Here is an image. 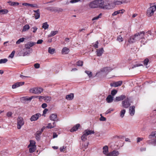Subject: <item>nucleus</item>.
Here are the masks:
<instances>
[{
	"label": "nucleus",
	"mask_w": 156,
	"mask_h": 156,
	"mask_svg": "<svg viewBox=\"0 0 156 156\" xmlns=\"http://www.w3.org/2000/svg\"><path fill=\"white\" fill-rule=\"evenodd\" d=\"M98 41H97L95 42V43L93 45V46L95 48H98Z\"/></svg>",
	"instance_id": "603ef678"
},
{
	"label": "nucleus",
	"mask_w": 156,
	"mask_h": 156,
	"mask_svg": "<svg viewBox=\"0 0 156 156\" xmlns=\"http://www.w3.org/2000/svg\"><path fill=\"white\" fill-rule=\"evenodd\" d=\"M117 12H118V14L119 13L122 14L125 12V10L123 9H122L118 10Z\"/></svg>",
	"instance_id": "3c124183"
},
{
	"label": "nucleus",
	"mask_w": 156,
	"mask_h": 156,
	"mask_svg": "<svg viewBox=\"0 0 156 156\" xmlns=\"http://www.w3.org/2000/svg\"><path fill=\"white\" fill-rule=\"evenodd\" d=\"M34 12H35L34 14V18L35 19H37L40 17V13L39 9L37 10H34Z\"/></svg>",
	"instance_id": "f8f14e48"
},
{
	"label": "nucleus",
	"mask_w": 156,
	"mask_h": 156,
	"mask_svg": "<svg viewBox=\"0 0 156 156\" xmlns=\"http://www.w3.org/2000/svg\"><path fill=\"white\" fill-rule=\"evenodd\" d=\"M55 50L54 48H51L49 47L48 48V52L51 54H53L55 52Z\"/></svg>",
	"instance_id": "2f4dec72"
},
{
	"label": "nucleus",
	"mask_w": 156,
	"mask_h": 156,
	"mask_svg": "<svg viewBox=\"0 0 156 156\" xmlns=\"http://www.w3.org/2000/svg\"><path fill=\"white\" fill-rule=\"evenodd\" d=\"M8 10L7 9H1L0 10V13L2 14H6L8 12Z\"/></svg>",
	"instance_id": "e433bc0d"
},
{
	"label": "nucleus",
	"mask_w": 156,
	"mask_h": 156,
	"mask_svg": "<svg viewBox=\"0 0 156 156\" xmlns=\"http://www.w3.org/2000/svg\"><path fill=\"white\" fill-rule=\"evenodd\" d=\"M83 62L79 60L76 62V65L79 66H82L83 65Z\"/></svg>",
	"instance_id": "ea45409f"
},
{
	"label": "nucleus",
	"mask_w": 156,
	"mask_h": 156,
	"mask_svg": "<svg viewBox=\"0 0 156 156\" xmlns=\"http://www.w3.org/2000/svg\"><path fill=\"white\" fill-rule=\"evenodd\" d=\"M117 93V90H115L114 89L111 91V94L112 96H114Z\"/></svg>",
	"instance_id": "79ce46f5"
},
{
	"label": "nucleus",
	"mask_w": 156,
	"mask_h": 156,
	"mask_svg": "<svg viewBox=\"0 0 156 156\" xmlns=\"http://www.w3.org/2000/svg\"><path fill=\"white\" fill-rule=\"evenodd\" d=\"M24 124L23 119L21 117H19L17 119V127L18 129H20Z\"/></svg>",
	"instance_id": "423d86ee"
},
{
	"label": "nucleus",
	"mask_w": 156,
	"mask_h": 156,
	"mask_svg": "<svg viewBox=\"0 0 156 156\" xmlns=\"http://www.w3.org/2000/svg\"><path fill=\"white\" fill-rule=\"evenodd\" d=\"M129 42V43H133L137 41V40L136 39V37L135 35L131 36L130 38L128 40Z\"/></svg>",
	"instance_id": "dca6fc26"
},
{
	"label": "nucleus",
	"mask_w": 156,
	"mask_h": 156,
	"mask_svg": "<svg viewBox=\"0 0 156 156\" xmlns=\"http://www.w3.org/2000/svg\"><path fill=\"white\" fill-rule=\"evenodd\" d=\"M29 149V151L30 153H32L34 152L36 150V147H31Z\"/></svg>",
	"instance_id": "4c0bfd02"
},
{
	"label": "nucleus",
	"mask_w": 156,
	"mask_h": 156,
	"mask_svg": "<svg viewBox=\"0 0 156 156\" xmlns=\"http://www.w3.org/2000/svg\"><path fill=\"white\" fill-rule=\"evenodd\" d=\"M101 16H102V14L101 13L98 16L94 17L92 19V20H97L99 18L101 17Z\"/></svg>",
	"instance_id": "58836bf2"
},
{
	"label": "nucleus",
	"mask_w": 156,
	"mask_h": 156,
	"mask_svg": "<svg viewBox=\"0 0 156 156\" xmlns=\"http://www.w3.org/2000/svg\"><path fill=\"white\" fill-rule=\"evenodd\" d=\"M58 33V30L52 31H51L50 34L48 35V37H53Z\"/></svg>",
	"instance_id": "b1692460"
},
{
	"label": "nucleus",
	"mask_w": 156,
	"mask_h": 156,
	"mask_svg": "<svg viewBox=\"0 0 156 156\" xmlns=\"http://www.w3.org/2000/svg\"><path fill=\"white\" fill-rule=\"evenodd\" d=\"M113 97L111 95H109L106 98V100L107 102L110 103L113 101Z\"/></svg>",
	"instance_id": "6ab92c4d"
},
{
	"label": "nucleus",
	"mask_w": 156,
	"mask_h": 156,
	"mask_svg": "<svg viewBox=\"0 0 156 156\" xmlns=\"http://www.w3.org/2000/svg\"><path fill=\"white\" fill-rule=\"evenodd\" d=\"M69 51V50L67 47H64L63 48L62 50V54H68Z\"/></svg>",
	"instance_id": "5701e85b"
},
{
	"label": "nucleus",
	"mask_w": 156,
	"mask_h": 156,
	"mask_svg": "<svg viewBox=\"0 0 156 156\" xmlns=\"http://www.w3.org/2000/svg\"><path fill=\"white\" fill-rule=\"evenodd\" d=\"M113 111V110L112 109H109L108 110H107L105 114H108L109 113H110L111 112Z\"/></svg>",
	"instance_id": "5fc2aeb1"
},
{
	"label": "nucleus",
	"mask_w": 156,
	"mask_h": 156,
	"mask_svg": "<svg viewBox=\"0 0 156 156\" xmlns=\"http://www.w3.org/2000/svg\"><path fill=\"white\" fill-rule=\"evenodd\" d=\"M35 43L34 42H29L27 43L25 45V48L27 49H30V48L34 46Z\"/></svg>",
	"instance_id": "4468645a"
},
{
	"label": "nucleus",
	"mask_w": 156,
	"mask_h": 156,
	"mask_svg": "<svg viewBox=\"0 0 156 156\" xmlns=\"http://www.w3.org/2000/svg\"><path fill=\"white\" fill-rule=\"evenodd\" d=\"M85 72L88 75L89 77L92 76V74L91 72L87 70L85 71Z\"/></svg>",
	"instance_id": "37998d69"
},
{
	"label": "nucleus",
	"mask_w": 156,
	"mask_h": 156,
	"mask_svg": "<svg viewBox=\"0 0 156 156\" xmlns=\"http://www.w3.org/2000/svg\"><path fill=\"white\" fill-rule=\"evenodd\" d=\"M80 126V124H76L75 126H73L70 130L71 132H74L76 131L78 129V128Z\"/></svg>",
	"instance_id": "aec40b11"
},
{
	"label": "nucleus",
	"mask_w": 156,
	"mask_h": 156,
	"mask_svg": "<svg viewBox=\"0 0 156 156\" xmlns=\"http://www.w3.org/2000/svg\"><path fill=\"white\" fill-rule=\"evenodd\" d=\"M111 71L110 68L109 67H105L101 69V71L108 73Z\"/></svg>",
	"instance_id": "a878e982"
},
{
	"label": "nucleus",
	"mask_w": 156,
	"mask_h": 156,
	"mask_svg": "<svg viewBox=\"0 0 156 156\" xmlns=\"http://www.w3.org/2000/svg\"><path fill=\"white\" fill-rule=\"evenodd\" d=\"M104 51L103 48H101L100 49H97L96 52H97V55L98 56H100L101 55Z\"/></svg>",
	"instance_id": "4be33fe9"
},
{
	"label": "nucleus",
	"mask_w": 156,
	"mask_h": 156,
	"mask_svg": "<svg viewBox=\"0 0 156 156\" xmlns=\"http://www.w3.org/2000/svg\"><path fill=\"white\" fill-rule=\"evenodd\" d=\"M114 3L115 5H121L122 3V2L120 1L115 0L114 1Z\"/></svg>",
	"instance_id": "a18cd8bd"
},
{
	"label": "nucleus",
	"mask_w": 156,
	"mask_h": 156,
	"mask_svg": "<svg viewBox=\"0 0 156 156\" xmlns=\"http://www.w3.org/2000/svg\"><path fill=\"white\" fill-rule=\"evenodd\" d=\"M34 67L35 68L38 69L40 67V64L38 63H36L34 65Z\"/></svg>",
	"instance_id": "052dcab7"
},
{
	"label": "nucleus",
	"mask_w": 156,
	"mask_h": 156,
	"mask_svg": "<svg viewBox=\"0 0 156 156\" xmlns=\"http://www.w3.org/2000/svg\"><path fill=\"white\" fill-rule=\"evenodd\" d=\"M135 112V106H132L129 107V113L131 116H133L134 115Z\"/></svg>",
	"instance_id": "9d476101"
},
{
	"label": "nucleus",
	"mask_w": 156,
	"mask_h": 156,
	"mask_svg": "<svg viewBox=\"0 0 156 156\" xmlns=\"http://www.w3.org/2000/svg\"><path fill=\"white\" fill-rule=\"evenodd\" d=\"M41 116V115L39 113H37L32 115L30 118L31 121H35L37 120L39 117Z\"/></svg>",
	"instance_id": "0eeeda50"
},
{
	"label": "nucleus",
	"mask_w": 156,
	"mask_h": 156,
	"mask_svg": "<svg viewBox=\"0 0 156 156\" xmlns=\"http://www.w3.org/2000/svg\"><path fill=\"white\" fill-rule=\"evenodd\" d=\"M43 91V89L41 87H34L30 90V92L36 94L41 93Z\"/></svg>",
	"instance_id": "20e7f679"
},
{
	"label": "nucleus",
	"mask_w": 156,
	"mask_h": 156,
	"mask_svg": "<svg viewBox=\"0 0 156 156\" xmlns=\"http://www.w3.org/2000/svg\"><path fill=\"white\" fill-rule=\"evenodd\" d=\"M44 96H38V98L39 99L40 101H41V99H44Z\"/></svg>",
	"instance_id": "774afa93"
},
{
	"label": "nucleus",
	"mask_w": 156,
	"mask_h": 156,
	"mask_svg": "<svg viewBox=\"0 0 156 156\" xmlns=\"http://www.w3.org/2000/svg\"><path fill=\"white\" fill-rule=\"evenodd\" d=\"M122 83V81H119L116 82H115L113 83H110V86L111 87H117L121 86Z\"/></svg>",
	"instance_id": "1a4fd4ad"
},
{
	"label": "nucleus",
	"mask_w": 156,
	"mask_h": 156,
	"mask_svg": "<svg viewBox=\"0 0 156 156\" xmlns=\"http://www.w3.org/2000/svg\"><path fill=\"white\" fill-rule=\"evenodd\" d=\"M51 97L50 96H45L44 100L47 102H49L51 100Z\"/></svg>",
	"instance_id": "c85d7f7f"
},
{
	"label": "nucleus",
	"mask_w": 156,
	"mask_h": 156,
	"mask_svg": "<svg viewBox=\"0 0 156 156\" xmlns=\"http://www.w3.org/2000/svg\"><path fill=\"white\" fill-rule=\"evenodd\" d=\"M49 118L51 120L54 121H58V120L57 119V115L55 114H51L49 117Z\"/></svg>",
	"instance_id": "ddd939ff"
},
{
	"label": "nucleus",
	"mask_w": 156,
	"mask_h": 156,
	"mask_svg": "<svg viewBox=\"0 0 156 156\" xmlns=\"http://www.w3.org/2000/svg\"><path fill=\"white\" fill-rule=\"evenodd\" d=\"M90 8L93 9L100 8L104 9H109L111 6L109 4L105 5L103 0H94L88 4Z\"/></svg>",
	"instance_id": "f257e3e1"
},
{
	"label": "nucleus",
	"mask_w": 156,
	"mask_h": 156,
	"mask_svg": "<svg viewBox=\"0 0 156 156\" xmlns=\"http://www.w3.org/2000/svg\"><path fill=\"white\" fill-rule=\"evenodd\" d=\"M65 150V148L64 147H61L60 148V151L61 152L64 151Z\"/></svg>",
	"instance_id": "69168bd1"
},
{
	"label": "nucleus",
	"mask_w": 156,
	"mask_h": 156,
	"mask_svg": "<svg viewBox=\"0 0 156 156\" xmlns=\"http://www.w3.org/2000/svg\"><path fill=\"white\" fill-rule=\"evenodd\" d=\"M25 38L22 37L19 39L16 42V44H19L20 43L23 42Z\"/></svg>",
	"instance_id": "c9c22d12"
},
{
	"label": "nucleus",
	"mask_w": 156,
	"mask_h": 156,
	"mask_svg": "<svg viewBox=\"0 0 156 156\" xmlns=\"http://www.w3.org/2000/svg\"><path fill=\"white\" fill-rule=\"evenodd\" d=\"M149 62V60L148 58L145 59L144 61V64L145 66L147 65L148 62Z\"/></svg>",
	"instance_id": "49530a36"
},
{
	"label": "nucleus",
	"mask_w": 156,
	"mask_h": 156,
	"mask_svg": "<svg viewBox=\"0 0 156 156\" xmlns=\"http://www.w3.org/2000/svg\"><path fill=\"white\" fill-rule=\"evenodd\" d=\"M117 40L119 42H122L123 41V38L121 35L118 37Z\"/></svg>",
	"instance_id": "de8ad7c7"
},
{
	"label": "nucleus",
	"mask_w": 156,
	"mask_h": 156,
	"mask_svg": "<svg viewBox=\"0 0 156 156\" xmlns=\"http://www.w3.org/2000/svg\"><path fill=\"white\" fill-rule=\"evenodd\" d=\"M74 98V94L73 93H70L69 95L66 96V99L68 100H71L73 99Z\"/></svg>",
	"instance_id": "412c9836"
},
{
	"label": "nucleus",
	"mask_w": 156,
	"mask_h": 156,
	"mask_svg": "<svg viewBox=\"0 0 156 156\" xmlns=\"http://www.w3.org/2000/svg\"><path fill=\"white\" fill-rule=\"evenodd\" d=\"M8 61V60L6 58L2 59L0 60V63H6Z\"/></svg>",
	"instance_id": "a19ab883"
},
{
	"label": "nucleus",
	"mask_w": 156,
	"mask_h": 156,
	"mask_svg": "<svg viewBox=\"0 0 156 156\" xmlns=\"http://www.w3.org/2000/svg\"><path fill=\"white\" fill-rule=\"evenodd\" d=\"M24 84V82H18L14 84L12 86V89H15L20 86L23 85Z\"/></svg>",
	"instance_id": "6e6552de"
},
{
	"label": "nucleus",
	"mask_w": 156,
	"mask_h": 156,
	"mask_svg": "<svg viewBox=\"0 0 156 156\" xmlns=\"http://www.w3.org/2000/svg\"><path fill=\"white\" fill-rule=\"evenodd\" d=\"M47 106V104L46 103H43L41 105L42 107L43 108H45Z\"/></svg>",
	"instance_id": "0e129e2a"
},
{
	"label": "nucleus",
	"mask_w": 156,
	"mask_h": 156,
	"mask_svg": "<svg viewBox=\"0 0 156 156\" xmlns=\"http://www.w3.org/2000/svg\"><path fill=\"white\" fill-rule=\"evenodd\" d=\"M119 154L118 151L114 150L111 152H110L107 154V156H117Z\"/></svg>",
	"instance_id": "9b49d317"
},
{
	"label": "nucleus",
	"mask_w": 156,
	"mask_h": 156,
	"mask_svg": "<svg viewBox=\"0 0 156 156\" xmlns=\"http://www.w3.org/2000/svg\"><path fill=\"white\" fill-rule=\"evenodd\" d=\"M8 3L10 5L13 6L18 5L19 4V3L18 2L12 1H9L8 2Z\"/></svg>",
	"instance_id": "bb28decb"
},
{
	"label": "nucleus",
	"mask_w": 156,
	"mask_h": 156,
	"mask_svg": "<svg viewBox=\"0 0 156 156\" xmlns=\"http://www.w3.org/2000/svg\"><path fill=\"white\" fill-rule=\"evenodd\" d=\"M83 132L84 134H85L87 136L94 133V130H89L88 129L85 130Z\"/></svg>",
	"instance_id": "a211bd4d"
},
{
	"label": "nucleus",
	"mask_w": 156,
	"mask_h": 156,
	"mask_svg": "<svg viewBox=\"0 0 156 156\" xmlns=\"http://www.w3.org/2000/svg\"><path fill=\"white\" fill-rule=\"evenodd\" d=\"M144 139L143 138H140V137H137V143H138L140 141Z\"/></svg>",
	"instance_id": "bf43d9fd"
},
{
	"label": "nucleus",
	"mask_w": 156,
	"mask_h": 156,
	"mask_svg": "<svg viewBox=\"0 0 156 156\" xmlns=\"http://www.w3.org/2000/svg\"><path fill=\"white\" fill-rule=\"evenodd\" d=\"M30 28V27L29 25L26 24L25 25L24 27L23 30V31H26L27 30H28Z\"/></svg>",
	"instance_id": "7c9ffc66"
},
{
	"label": "nucleus",
	"mask_w": 156,
	"mask_h": 156,
	"mask_svg": "<svg viewBox=\"0 0 156 156\" xmlns=\"http://www.w3.org/2000/svg\"><path fill=\"white\" fill-rule=\"evenodd\" d=\"M151 32L148 31L145 33L144 31H141L135 34L137 41H140L141 43L144 44L146 42V39L149 36V34L151 35Z\"/></svg>",
	"instance_id": "f03ea898"
},
{
	"label": "nucleus",
	"mask_w": 156,
	"mask_h": 156,
	"mask_svg": "<svg viewBox=\"0 0 156 156\" xmlns=\"http://www.w3.org/2000/svg\"><path fill=\"white\" fill-rule=\"evenodd\" d=\"M15 51H13L12 52L11 54L9 55V57H10L11 58H12L13 57H14V54L15 53Z\"/></svg>",
	"instance_id": "8fccbe9b"
},
{
	"label": "nucleus",
	"mask_w": 156,
	"mask_h": 156,
	"mask_svg": "<svg viewBox=\"0 0 156 156\" xmlns=\"http://www.w3.org/2000/svg\"><path fill=\"white\" fill-rule=\"evenodd\" d=\"M31 7L38 8V5L37 4H29V6Z\"/></svg>",
	"instance_id": "864d4df0"
},
{
	"label": "nucleus",
	"mask_w": 156,
	"mask_h": 156,
	"mask_svg": "<svg viewBox=\"0 0 156 156\" xmlns=\"http://www.w3.org/2000/svg\"><path fill=\"white\" fill-rule=\"evenodd\" d=\"M126 98V96L124 95H122L116 97L115 98V99L116 101H122L124 99H125Z\"/></svg>",
	"instance_id": "2eb2a0df"
},
{
	"label": "nucleus",
	"mask_w": 156,
	"mask_h": 156,
	"mask_svg": "<svg viewBox=\"0 0 156 156\" xmlns=\"http://www.w3.org/2000/svg\"><path fill=\"white\" fill-rule=\"evenodd\" d=\"M81 140L83 141H85L87 139V135L85 134H84V133L83 132V134L82 136L81 137Z\"/></svg>",
	"instance_id": "f704fd0d"
},
{
	"label": "nucleus",
	"mask_w": 156,
	"mask_h": 156,
	"mask_svg": "<svg viewBox=\"0 0 156 156\" xmlns=\"http://www.w3.org/2000/svg\"><path fill=\"white\" fill-rule=\"evenodd\" d=\"M103 153L104 154H105L107 155V154L108 152V147L107 146H105L103 147Z\"/></svg>",
	"instance_id": "393cba45"
},
{
	"label": "nucleus",
	"mask_w": 156,
	"mask_h": 156,
	"mask_svg": "<svg viewBox=\"0 0 156 156\" xmlns=\"http://www.w3.org/2000/svg\"><path fill=\"white\" fill-rule=\"evenodd\" d=\"M142 65H141L140 64H136V65H133V66H132V69H133L134 68H135V67H138V66H141Z\"/></svg>",
	"instance_id": "338daca9"
},
{
	"label": "nucleus",
	"mask_w": 156,
	"mask_h": 156,
	"mask_svg": "<svg viewBox=\"0 0 156 156\" xmlns=\"http://www.w3.org/2000/svg\"><path fill=\"white\" fill-rule=\"evenodd\" d=\"M37 29V28L36 27H34L31 28V30L33 31V32L34 33H35L36 32V31Z\"/></svg>",
	"instance_id": "c03bdc74"
},
{
	"label": "nucleus",
	"mask_w": 156,
	"mask_h": 156,
	"mask_svg": "<svg viewBox=\"0 0 156 156\" xmlns=\"http://www.w3.org/2000/svg\"><path fill=\"white\" fill-rule=\"evenodd\" d=\"M12 115V113L11 112H9L7 113V116L8 117H11Z\"/></svg>",
	"instance_id": "680f3d73"
},
{
	"label": "nucleus",
	"mask_w": 156,
	"mask_h": 156,
	"mask_svg": "<svg viewBox=\"0 0 156 156\" xmlns=\"http://www.w3.org/2000/svg\"><path fill=\"white\" fill-rule=\"evenodd\" d=\"M48 111V109H47V108L45 109L43 111V114L42 115L43 116H45V115H44Z\"/></svg>",
	"instance_id": "4d7b16f0"
},
{
	"label": "nucleus",
	"mask_w": 156,
	"mask_h": 156,
	"mask_svg": "<svg viewBox=\"0 0 156 156\" xmlns=\"http://www.w3.org/2000/svg\"><path fill=\"white\" fill-rule=\"evenodd\" d=\"M41 133V132L38 131L35 134V138L37 141H39L40 140V135Z\"/></svg>",
	"instance_id": "f3484780"
},
{
	"label": "nucleus",
	"mask_w": 156,
	"mask_h": 156,
	"mask_svg": "<svg viewBox=\"0 0 156 156\" xmlns=\"http://www.w3.org/2000/svg\"><path fill=\"white\" fill-rule=\"evenodd\" d=\"M126 113V110L125 109H123L120 112V116L122 118H123L124 115Z\"/></svg>",
	"instance_id": "72a5a7b5"
},
{
	"label": "nucleus",
	"mask_w": 156,
	"mask_h": 156,
	"mask_svg": "<svg viewBox=\"0 0 156 156\" xmlns=\"http://www.w3.org/2000/svg\"><path fill=\"white\" fill-rule=\"evenodd\" d=\"M154 137L156 138V131L152 132L151 134L149 136V138L150 139H152Z\"/></svg>",
	"instance_id": "c756f323"
},
{
	"label": "nucleus",
	"mask_w": 156,
	"mask_h": 156,
	"mask_svg": "<svg viewBox=\"0 0 156 156\" xmlns=\"http://www.w3.org/2000/svg\"><path fill=\"white\" fill-rule=\"evenodd\" d=\"M100 120L102 121H105L106 120V119L105 117L101 116L100 118Z\"/></svg>",
	"instance_id": "13d9d810"
},
{
	"label": "nucleus",
	"mask_w": 156,
	"mask_h": 156,
	"mask_svg": "<svg viewBox=\"0 0 156 156\" xmlns=\"http://www.w3.org/2000/svg\"><path fill=\"white\" fill-rule=\"evenodd\" d=\"M43 42V40L42 39L38 40L37 42V44H41Z\"/></svg>",
	"instance_id": "e2e57ef3"
},
{
	"label": "nucleus",
	"mask_w": 156,
	"mask_h": 156,
	"mask_svg": "<svg viewBox=\"0 0 156 156\" xmlns=\"http://www.w3.org/2000/svg\"><path fill=\"white\" fill-rule=\"evenodd\" d=\"M80 1V0H71L70 2L71 3H73L78 2Z\"/></svg>",
	"instance_id": "6e6d98bb"
},
{
	"label": "nucleus",
	"mask_w": 156,
	"mask_h": 156,
	"mask_svg": "<svg viewBox=\"0 0 156 156\" xmlns=\"http://www.w3.org/2000/svg\"><path fill=\"white\" fill-rule=\"evenodd\" d=\"M48 129H51L54 128V126H52V125L51 123H49L48 124L47 126L46 127Z\"/></svg>",
	"instance_id": "09e8293b"
},
{
	"label": "nucleus",
	"mask_w": 156,
	"mask_h": 156,
	"mask_svg": "<svg viewBox=\"0 0 156 156\" xmlns=\"http://www.w3.org/2000/svg\"><path fill=\"white\" fill-rule=\"evenodd\" d=\"M35 142L33 140H30V144L28 146V147H36L35 145Z\"/></svg>",
	"instance_id": "cd10ccee"
},
{
	"label": "nucleus",
	"mask_w": 156,
	"mask_h": 156,
	"mask_svg": "<svg viewBox=\"0 0 156 156\" xmlns=\"http://www.w3.org/2000/svg\"><path fill=\"white\" fill-rule=\"evenodd\" d=\"M49 25L48 24L47 22H45L43 23L42 27L44 28V30H46L48 28Z\"/></svg>",
	"instance_id": "473e14b6"
},
{
	"label": "nucleus",
	"mask_w": 156,
	"mask_h": 156,
	"mask_svg": "<svg viewBox=\"0 0 156 156\" xmlns=\"http://www.w3.org/2000/svg\"><path fill=\"white\" fill-rule=\"evenodd\" d=\"M122 106L125 108H128L131 105L128 98H127L124 100L122 102Z\"/></svg>",
	"instance_id": "39448f33"
},
{
	"label": "nucleus",
	"mask_w": 156,
	"mask_h": 156,
	"mask_svg": "<svg viewBox=\"0 0 156 156\" xmlns=\"http://www.w3.org/2000/svg\"><path fill=\"white\" fill-rule=\"evenodd\" d=\"M152 4H150V7L149 8L147 11V15L148 17H151L153 16L154 12L156 10V5H152Z\"/></svg>",
	"instance_id": "7ed1b4c3"
}]
</instances>
